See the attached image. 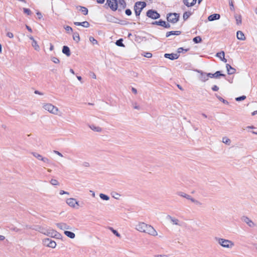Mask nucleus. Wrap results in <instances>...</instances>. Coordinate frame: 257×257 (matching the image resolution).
Wrapping results in <instances>:
<instances>
[{
    "instance_id": "nucleus-19",
    "label": "nucleus",
    "mask_w": 257,
    "mask_h": 257,
    "mask_svg": "<svg viewBox=\"0 0 257 257\" xmlns=\"http://www.w3.org/2000/svg\"><path fill=\"white\" fill-rule=\"evenodd\" d=\"M220 18V16L219 14H214L213 15H210L208 17V20L209 21H213L216 20H219Z\"/></svg>"
},
{
    "instance_id": "nucleus-17",
    "label": "nucleus",
    "mask_w": 257,
    "mask_h": 257,
    "mask_svg": "<svg viewBox=\"0 0 257 257\" xmlns=\"http://www.w3.org/2000/svg\"><path fill=\"white\" fill-rule=\"evenodd\" d=\"M154 24H156L157 25L161 26L166 28H169L170 27V25L169 23H167L165 21L160 20L159 21H156L153 23Z\"/></svg>"
},
{
    "instance_id": "nucleus-46",
    "label": "nucleus",
    "mask_w": 257,
    "mask_h": 257,
    "mask_svg": "<svg viewBox=\"0 0 257 257\" xmlns=\"http://www.w3.org/2000/svg\"><path fill=\"white\" fill-rule=\"evenodd\" d=\"M51 60L54 63H56V64H58L60 62V61L59 60L56 58V57H52L51 58Z\"/></svg>"
},
{
    "instance_id": "nucleus-22",
    "label": "nucleus",
    "mask_w": 257,
    "mask_h": 257,
    "mask_svg": "<svg viewBox=\"0 0 257 257\" xmlns=\"http://www.w3.org/2000/svg\"><path fill=\"white\" fill-rule=\"evenodd\" d=\"M201 74L199 77L200 80L202 82H205L208 80L207 77V73L202 72H200Z\"/></svg>"
},
{
    "instance_id": "nucleus-25",
    "label": "nucleus",
    "mask_w": 257,
    "mask_h": 257,
    "mask_svg": "<svg viewBox=\"0 0 257 257\" xmlns=\"http://www.w3.org/2000/svg\"><path fill=\"white\" fill-rule=\"evenodd\" d=\"M77 9L84 15H86L88 14V10L85 7L79 6L77 7Z\"/></svg>"
},
{
    "instance_id": "nucleus-33",
    "label": "nucleus",
    "mask_w": 257,
    "mask_h": 257,
    "mask_svg": "<svg viewBox=\"0 0 257 257\" xmlns=\"http://www.w3.org/2000/svg\"><path fill=\"white\" fill-rule=\"evenodd\" d=\"M224 76L225 75L221 73L220 71H217L213 74V77L215 78H218L219 76Z\"/></svg>"
},
{
    "instance_id": "nucleus-4",
    "label": "nucleus",
    "mask_w": 257,
    "mask_h": 257,
    "mask_svg": "<svg viewBox=\"0 0 257 257\" xmlns=\"http://www.w3.org/2000/svg\"><path fill=\"white\" fill-rule=\"evenodd\" d=\"M146 6V3L144 2H138L134 6L136 15L139 16L142 10Z\"/></svg>"
},
{
    "instance_id": "nucleus-64",
    "label": "nucleus",
    "mask_w": 257,
    "mask_h": 257,
    "mask_svg": "<svg viewBox=\"0 0 257 257\" xmlns=\"http://www.w3.org/2000/svg\"><path fill=\"white\" fill-rule=\"evenodd\" d=\"M105 0H97V2L98 4H103Z\"/></svg>"
},
{
    "instance_id": "nucleus-9",
    "label": "nucleus",
    "mask_w": 257,
    "mask_h": 257,
    "mask_svg": "<svg viewBox=\"0 0 257 257\" xmlns=\"http://www.w3.org/2000/svg\"><path fill=\"white\" fill-rule=\"evenodd\" d=\"M147 16L153 19H157L160 18V15L156 11L152 10H150L147 12Z\"/></svg>"
},
{
    "instance_id": "nucleus-21",
    "label": "nucleus",
    "mask_w": 257,
    "mask_h": 257,
    "mask_svg": "<svg viewBox=\"0 0 257 257\" xmlns=\"http://www.w3.org/2000/svg\"><path fill=\"white\" fill-rule=\"evenodd\" d=\"M74 25L76 26H82L83 27L85 28H88L89 27V23L87 21H84L83 22H74Z\"/></svg>"
},
{
    "instance_id": "nucleus-8",
    "label": "nucleus",
    "mask_w": 257,
    "mask_h": 257,
    "mask_svg": "<svg viewBox=\"0 0 257 257\" xmlns=\"http://www.w3.org/2000/svg\"><path fill=\"white\" fill-rule=\"evenodd\" d=\"M117 0H106V5H107L110 9L115 11L117 10Z\"/></svg>"
},
{
    "instance_id": "nucleus-49",
    "label": "nucleus",
    "mask_w": 257,
    "mask_h": 257,
    "mask_svg": "<svg viewBox=\"0 0 257 257\" xmlns=\"http://www.w3.org/2000/svg\"><path fill=\"white\" fill-rule=\"evenodd\" d=\"M112 197L113 198H114L115 199H119L120 197V195L118 193H114L112 196Z\"/></svg>"
},
{
    "instance_id": "nucleus-38",
    "label": "nucleus",
    "mask_w": 257,
    "mask_h": 257,
    "mask_svg": "<svg viewBox=\"0 0 257 257\" xmlns=\"http://www.w3.org/2000/svg\"><path fill=\"white\" fill-rule=\"evenodd\" d=\"M193 41L195 43H199L202 41V39L200 36H197L193 38Z\"/></svg>"
},
{
    "instance_id": "nucleus-1",
    "label": "nucleus",
    "mask_w": 257,
    "mask_h": 257,
    "mask_svg": "<svg viewBox=\"0 0 257 257\" xmlns=\"http://www.w3.org/2000/svg\"><path fill=\"white\" fill-rule=\"evenodd\" d=\"M135 228L141 232L146 233L154 236L158 235L157 231L152 226L143 222H140L136 224Z\"/></svg>"
},
{
    "instance_id": "nucleus-55",
    "label": "nucleus",
    "mask_w": 257,
    "mask_h": 257,
    "mask_svg": "<svg viewBox=\"0 0 257 257\" xmlns=\"http://www.w3.org/2000/svg\"><path fill=\"white\" fill-rule=\"evenodd\" d=\"M53 152H54V153H55V154L58 155L59 156H60L61 157H63L62 154L61 153H60L59 151L55 150V151H53Z\"/></svg>"
},
{
    "instance_id": "nucleus-39",
    "label": "nucleus",
    "mask_w": 257,
    "mask_h": 257,
    "mask_svg": "<svg viewBox=\"0 0 257 257\" xmlns=\"http://www.w3.org/2000/svg\"><path fill=\"white\" fill-rule=\"evenodd\" d=\"M122 39H119V40L116 41L115 44L118 46L124 47V45L122 43Z\"/></svg>"
},
{
    "instance_id": "nucleus-56",
    "label": "nucleus",
    "mask_w": 257,
    "mask_h": 257,
    "mask_svg": "<svg viewBox=\"0 0 257 257\" xmlns=\"http://www.w3.org/2000/svg\"><path fill=\"white\" fill-rule=\"evenodd\" d=\"M212 89L213 91H216L218 90L219 87L217 86H216V85H214L212 87Z\"/></svg>"
},
{
    "instance_id": "nucleus-51",
    "label": "nucleus",
    "mask_w": 257,
    "mask_h": 257,
    "mask_svg": "<svg viewBox=\"0 0 257 257\" xmlns=\"http://www.w3.org/2000/svg\"><path fill=\"white\" fill-rule=\"evenodd\" d=\"M230 9L231 11H234V8L233 5V2L232 1L229 2V3Z\"/></svg>"
},
{
    "instance_id": "nucleus-42",
    "label": "nucleus",
    "mask_w": 257,
    "mask_h": 257,
    "mask_svg": "<svg viewBox=\"0 0 257 257\" xmlns=\"http://www.w3.org/2000/svg\"><path fill=\"white\" fill-rule=\"evenodd\" d=\"M225 55L224 52L223 51H221L220 52L217 53L216 54L217 57H219L221 59L222 57H224Z\"/></svg>"
},
{
    "instance_id": "nucleus-40",
    "label": "nucleus",
    "mask_w": 257,
    "mask_h": 257,
    "mask_svg": "<svg viewBox=\"0 0 257 257\" xmlns=\"http://www.w3.org/2000/svg\"><path fill=\"white\" fill-rule=\"evenodd\" d=\"M50 183L52 185H54V186H56V185H59L58 181L57 180L54 179H52L51 180Z\"/></svg>"
},
{
    "instance_id": "nucleus-45",
    "label": "nucleus",
    "mask_w": 257,
    "mask_h": 257,
    "mask_svg": "<svg viewBox=\"0 0 257 257\" xmlns=\"http://www.w3.org/2000/svg\"><path fill=\"white\" fill-rule=\"evenodd\" d=\"M142 55L147 58H151L152 57V54L150 52L144 53Z\"/></svg>"
},
{
    "instance_id": "nucleus-62",
    "label": "nucleus",
    "mask_w": 257,
    "mask_h": 257,
    "mask_svg": "<svg viewBox=\"0 0 257 257\" xmlns=\"http://www.w3.org/2000/svg\"><path fill=\"white\" fill-rule=\"evenodd\" d=\"M132 91L133 93H134L135 94H137V90L136 88L133 87L132 88Z\"/></svg>"
},
{
    "instance_id": "nucleus-13",
    "label": "nucleus",
    "mask_w": 257,
    "mask_h": 257,
    "mask_svg": "<svg viewBox=\"0 0 257 257\" xmlns=\"http://www.w3.org/2000/svg\"><path fill=\"white\" fill-rule=\"evenodd\" d=\"M117 9L119 11L124 9L126 7V3L124 0H118V2H117Z\"/></svg>"
},
{
    "instance_id": "nucleus-16",
    "label": "nucleus",
    "mask_w": 257,
    "mask_h": 257,
    "mask_svg": "<svg viewBox=\"0 0 257 257\" xmlns=\"http://www.w3.org/2000/svg\"><path fill=\"white\" fill-rule=\"evenodd\" d=\"M57 234V232L56 231H55L51 229L46 230V232L45 233V235L52 237H54L56 236Z\"/></svg>"
},
{
    "instance_id": "nucleus-18",
    "label": "nucleus",
    "mask_w": 257,
    "mask_h": 257,
    "mask_svg": "<svg viewBox=\"0 0 257 257\" xmlns=\"http://www.w3.org/2000/svg\"><path fill=\"white\" fill-rule=\"evenodd\" d=\"M226 68L227 71V73L229 75L234 74L236 72V70L235 68L231 67L229 64H226Z\"/></svg>"
},
{
    "instance_id": "nucleus-48",
    "label": "nucleus",
    "mask_w": 257,
    "mask_h": 257,
    "mask_svg": "<svg viewBox=\"0 0 257 257\" xmlns=\"http://www.w3.org/2000/svg\"><path fill=\"white\" fill-rule=\"evenodd\" d=\"M6 36L11 39L13 38L14 37V34L10 32H8L6 34Z\"/></svg>"
},
{
    "instance_id": "nucleus-14",
    "label": "nucleus",
    "mask_w": 257,
    "mask_h": 257,
    "mask_svg": "<svg viewBox=\"0 0 257 257\" xmlns=\"http://www.w3.org/2000/svg\"><path fill=\"white\" fill-rule=\"evenodd\" d=\"M164 57L166 58H168L170 60H175L178 58L179 54L178 53H171V54H165Z\"/></svg>"
},
{
    "instance_id": "nucleus-54",
    "label": "nucleus",
    "mask_w": 257,
    "mask_h": 257,
    "mask_svg": "<svg viewBox=\"0 0 257 257\" xmlns=\"http://www.w3.org/2000/svg\"><path fill=\"white\" fill-rule=\"evenodd\" d=\"M169 255H168V254H157V255H155V257H169Z\"/></svg>"
},
{
    "instance_id": "nucleus-50",
    "label": "nucleus",
    "mask_w": 257,
    "mask_h": 257,
    "mask_svg": "<svg viewBox=\"0 0 257 257\" xmlns=\"http://www.w3.org/2000/svg\"><path fill=\"white\" fill-rule=\"evenodd\" d=\"M217 98H218V99L222 101L223 103H224V104H228V102L227 101L224 100L223 98H222V97H220V96H217Z\"/></svg>"
},
{
    "instance_id": "nucleus-37",
    "label": "nucleus",
    "mask_w": 257,
    "mask_h": 257,
    "mask_svg": "<svg viewBox=\"0 0 257 257\" xmlns=\"http://www.w3.org/2000/svg\"><path fill=\"white\" fill-rule=\"evenodd\" d=\"M191 15V12H186L183 14V19L184 20H186Z\"/></svg>"
},
{
    "instance_id": "nucleus-31",
    "label": "nucleus",
    "mask_w": 257,
    "mask_h": 257,
    "mask_svg": "<svg viewBox=\"0 0 257 257\" xmlns=\"http://www.w3.org/2000/svg\"><path fill=\"white\" fill-rule=\"evenodd\" d=\"M235 19L236 20V23L237 25H240L241 24V16L239 15H235Z\"/></svg>"
},
{
    "instance_id": "nucleus-52",
    "label": "nucleus",
    "mask_w": 257,
    "mask_h": 257,
    "mask_svg": "<svg viewBox=\"0 0 257 257\" xmlns=\"http://www.w3.org/2000/svg\"><path fill=\"white\" fill-rule=\"evenodd\" d=\"M111 230H112V232H113V233L116 236H117V237H120V234L118 233V232L116 230H114L112 228Z\"/></svg>"
},
{
    "instance_id": "nucleus-47",
    "label": "nucleus",
    "mask_w": 257,
    "mask_h": 257,
    "mask_svg": "<svg viewBox=\"0 0 257 257\" xmlns=\"http://www.w3.org/2000/svg\"><path fill=\"white\" fill-rule=\"evenodd\" d=\"M246 98V96H244V95H242L241 96H240V97H236L235 98V100L237 101H241V100H244Z\"/></svg>"
},
{
    "instance_id": "nucleus-10",
    "label": "nucleus",
    "mask_w": 257,
    "mask_h": 257,
    "mask_svg": "<svg viewBox=\"0 0 257 257\" xmlns=\"http://www.w3.org/2000/svg\"><path fill=\"white\" fill-rule=\"evenodd\" d=\"M32 154L33 155V156L34 157H35L36 158H37V159H38L39 160L43 161L44 163H50V160L48 158L43 157L42 155H41L40 154H39L37 153L33 152V153H32Z\"/></svg>"
},
{
    "instance_id": "nucleus-61",
    "label": "nucleus",
    "mask_w": 257,
    "mask_h": 257,
    "mask_svg": "<svg viewBox=\"0 0 257 257\" xmlns=\"http://www.w3.org/2000/svg\"><path fill=\"white\" fill-rule=\"evenodd\" d=\"M26 27L27 29V30H28L30 32H31V33H32V29H31L29 26H28L26 25Z\"/></svg>"
},
{
    "instance_id": "nucleus-63",
    "label": "nucleus",
    "mask_w": 257,
    "mask_h": 257,
    "mask_svg": "<svg viewBox=\"0 0 257 257\" xmlns=\"http://www.w3.org/2000/svg\"><path fill=\"white\" fill-rule=\"evenodd\" d=\"M189 198L190 199H188V200H190V201H191L192 202L194 203V201L195 200V199L193 198L190 195L189 196Z\"/></svg>"
},
{
    "instance_id": "nucleus-12",
    "label": "nucleus",
    "mask_w": 257,
    "mask_h": 257,
    "mask_svg": "<svg viewBox=\"0 0 257 257\" xmlns=\"http://www.w3.org/2000/svg\"><path fill=\"white\" fill-rule=\"evenodd\" d=\"M56 226L61 230H64V231L66 230L71 229V227L70 225L64 222L57 223Z\"/></svg>"
},
{
    "instance_id": "nucleus-29",
    "label": "nucleus",
    "mask_w": 257,
    "mask_h": 257,
    "mask_svg": "<svg viewBox=\"0 0 257 257\" xmlns=\"http://www.w3.org/2000/svg\"><path fill=\"white\" fill-rule=\"evenodd\" d=\"M222 142L226 145H230L231 141L227 137H223Z\"/></svg>"
},
{
    "instance_id": "nucleus-57",
    "label": "nucleus",
    "mask_w": 257,
    "mask_h": 257,
    "mask_svg": "<svg viewBox=\"0 0 257 257\" xmlns=\"http://www.w3.org/2000/svg\"><path fill=\"white\" fill-rule=\"evenodd\" d=\"M36 14H37V15L38 17V19H41L42 18V14L40 12H38Z\"/></svg>"
},
{
    "instance_id": "nucleus-44",
    "label": "nucleus",
    "mask_w": 257,
    "mask_h": 257,
    "mask_svg": "<svg viewBox=\"0 0 257 257\" xmlns=\"http://www.w3.org/2000/svg\"><path fill=\"white\" fill-rule=\"evenodd\" d=\"M65 30L68 33L72 32L73 30L71 27L68 26H66L64 27Z\"/></svg>"
},
{
    "instance_id": "nucleus-24",
    "label": "nucleus",
    "mask_w": 257,
    "mask_h": 257,
    "mask_svg": "<svg viewBox=\"0 0 257 257\" xmlns=\"http://www.w3.org/2000/svg\"><path fill=\"white\" fill-rule=\"evenodd\" d=\"M63 53L65 54L67 56H69L70 55V49L68 47L66 46H64L62 49Z\"/></svg>"
},
{
    "instance_id": "nucleus-3",
    "label": "nucleus",
    "mask_w": 257,
    "mask_h": 257,
    "mask_svg": "<svg viewBox=\"0 0 257 257\" xmlns=\"http://www.w3.org/2000/svg\"><path fill=\"white\" fill-rule=\"evenodd\" d=\"M215 239L223 248L231 249L234 246V243L231 240L220 237H215Z\"/></svg>"
},
{
    "instance_id": "nucleus-43",
    "label": "nucleus",
    "mask_w": 257,
    "mask_h": 257,
    "mask_svg": "<svg viewBox=\"0 0 257 257\" xmlns=\"http://www.w3.org/2000/svg\"><path fill=\"white\" fill-rule=\"evenodd\" d=\"M89 41L91 43H92L93 45L97 44L98 42L96 40H95L93 37H89Z\"/></svg>"
},
{
    "instance_id": "nucleus-26",
    "label": "nucleus",
    "mask_w": 257,
    "mask_h": 257,
    "mask_svg": "<svg viewBox=\"0 0 257 257\" xmlns=\"http://www.w3.org/2000/svg\"><path fill=\"white\" fill-rule=\"evenodd\" d=\"M64 234L68 237L70 238H74L75 237V234L74 233L72 232H71V231H67V230H65L64 231Z\"/></svg>"
},
{
    "instance_id": "nucleus-32",
    "label": "nucleus",
    "mask_w": 257,
    "mask_h": 257,
    "mask_svg": "<svg viewBox=\"0 0 257 257\" xmlns=\"http://www.w3.org/2000/svg\"><path fill=\"white\" fill-rule=\"evenodd\" d=\"M35 230H37V231H38L39 232H40L41 233L45 234V233L46 232V230H47L46 229H45L44 228H43V227H41V226H38L37 227Z\"/></svg>"
},
{
    "instance_id": "nucleus-27",
    "label": "nucleus",
    "mask_w": 257,
    "mask_h": 257,
    "mask_svg": "<svg viewBox=\"0 0 257 257\" xmlns=\"http://www.w3.org/2000/svg\"><path fill=\"white\" fill-rule=\"evenodd\" d=\"M89 127L92 131L96 132H101L102 131V128L100 127L96 126L95 125H89Z\"/></svg>"
},
{
    "instance_id": "nucleus-59",
    "label": "nucleus",
    "mask_w": 257,
    "mask_h": 257,
    "mask_svg": "<svg viewBox=\"0 0 257 257\" xmlns=\"http://www.w3.org/2000/svg\"><path fill=\"white\" fill-rule=\"evenodd\" d=\"M207 77H208V78L209 77H210V78H214V77H213V74H212V73H207Z\"/></svg>"
},
{
    "instance_id": "nucleus-15",
    "label": "nucleus",
    "mask_w": 257,
    "mask_h": 257,
    "mask_svg": "<svg viewBox=\"0 0 257 257\" xmlns=\"http://www.w3.org/2000/svg\"><path fill=\"white\" fill-rule=\"evenodd\" d=\"M167 218L169 219L171 222L173 224H174V225H178V226H181V222L180 221V220L175 217H172L170 215H168L167 216Z\"/></svg>"
},
{
    "instance_id": "nucleus-5",
    "label": "nucleus",
    "mask_w": 257,
    "mask_h": 257,
    "mask_svg": "<svg viewBox=\"0 0 257 257\" xmlns=\"http://www.w3.org/2000/svg\"><path fill=\"white\" fill-rule=\"evenodd\" d=\"M179 18V15L177 13L170 14L167 16L168 21L174 24L178 21Z\"/></svg>"
},
{
    "instance_id": "nucleus-2",
    "label": "nucleus",
    "mask_w": 257,
    "mask_h": 257,
    "mask_svg": "<svg viewBox=\"0 0 257 257\" xmlns=\"http://www.w3.org/2000/svg\"><path fill=\"white\" fill-rule=\"evenodd\" d=\"M42 107L45 110L48 111L50 113L53 115L61 116L62 112L56 106L50 103H44L42 104Z\"/></svg>"
},
{
    "instance_id": "nucleus-23",
    "label": "nucleus",
    "mask_w": 257,
    "mask_h": 257,
    "mask_svg": "<svg viewBox=\"0 0 257 257\" xmlns=\"http://www.w3.org/2000/svg\"><path fill=\"white\" fill-rule=\"evenodd\" d=\"M236 37H237V38L240 40L243 41L245 39V37L244 36V34L242 33V32H241L240 31H238L237 32Z\"/></svg>"
},
{
    "instance_id": "nucleus-36",
    "label": "nucleus",
    "mask_w": 257,
    "mask_h": 257,
    "mask_svg": "<svg viewBox=\"0 0 257 257\" xmlns=\"http://www.w3.org/2000/svg\"><path fill=\"white\" fill-rule=\"evenodd\" d=\"M178 195L179 196H182L183 197H184V198H186L187 199H190L189 198L190 195H188V194H186V193H185L184 192H179L178 193Z\"/></svg>"
},
{
    "instance_id": "nucleus-20",
    "label": "nucleus",
    "mask_w": 257,
    "mask_h": 257,
    "mask_svg": "<svg viewBox=\"0 0 257 257\" xmlns=\"http://www.w3.org/2000/svg\"><path fill=\"white\" fill-rule=\"evenodd\" d=\"M196 3V0H184V4L187 7L194 6Z\"/></svg>"
},
{
    "instance_id": "nucleus-34",
    "label": "nucleus",
    "mask_w": 257,
    "mask_h": 257,
    "mask_svg": "<svg viewBox=\"0 0 257 257\" xmlns=\"http://www.w3.org/2000/svg\"><path fill=\"white\" fill-rule=\"evenodd\" d=\"M73 39L74 41L78 42L80 41V37L78 33H75L73 35Z\"/></svg>"
},
{
    "instance_id": "nucleus-58",
    "label": "nucleus",
    "mask_w": 257,
    "mask_h": 257,
    "mask_svg": "<svg viewBox=\"0 0 257 257\" xmlns=\"http://www.w3.org/2000/svg\"><path fill=\"white\" fill-rule=\"evenodd\" d=\"M194 203L197 205H199V206H200L202 205V203L199 202V201L197 200H195V201H194Z\"/></svg>"
},
{
    "instance_id": "nucleus-6",
    "label": "nucleus",
    "mask_w": 257,
    "mask_h": 257,
    "mask_svg": "<svg viewBox=\"0 0 257 257\" xmlns=\"http://www.w3.org/2000/svg\"><path fill=\"white\" fill-rule=\"evenodd\" d=\"M67 204L71 207L73 208H78L79 206V202L75 198H70L66 200Z\"/></svg>"
},
{
    "instance_id": "nucleus-11",
    "label": "nucleus",
    "mask_w": 257,
    "mask_h": 257,
    "mask_svg": "<svg viewBox=\"0 0 257 257\" xmlns=\"http://www.w3.org/2000/svg\"><path fill=\"white\" fill-rule=\"evenodd\" d=\"M242 221L246 223L250 227H254L256 226L255 223H254L250 218L246 216H243L241 218Z\"/></svg>"
},
{
    "instance_id": "nucleus-35",
    "label": "nucleus",
    "mask_w": 257,
    "mask_h": 257,
    "mask_svg": "<svg viewBox=\"0 0 257 257\" xmlns=\"http://www.w3.org/2000/svg\"><path fill=\"white\" fill-rule=\"evenodd\" d=\"M99 197L101 199H102L103 200L107 201L109 199V197L108 196H107L105 194H102V193H100L99 194Z\"/></svg>"
},
{
    "instance_id": "nucleus-60",
    "label": "nucleus",
    "mask_w": 257,
    "mask_h": 257,
    "mask_svg": "<svg viewBox=\"0 0 257 257\" xmlns=\"http://www.w3.org/2000/svg\"><path fill=\"white\" fill-rule=\"evenodd\" d=\"M60 195H63V194H69V193L67 192H66V191H64L63 190H61L60 191Z\"/></svg>"
},
{
    "instance_id": "nucleus-53",
    "label": "nucleus",
    "mask_w": 257,
    "mask_h": 257,
    "mask_svg": "<svg viewBox=\"0 0 257 257\" xmlns=\"http://www.w3.org/2000/svg\"><path fill=\"white\" fill-rule=\"evenodd\" d=\"M125 13L127 16H131L132 14V11L130 9H126L125 11Z\"/></svg>"
},
{
    "instance_id": "nucleus-30",
    "label": "nucleus",
    "mask_w": 257,
    "mask_h": 257,
    "mask_svg": "<svg viewBox=\"0 0 257 257\" xmlns=\"http://www.w3.org/2000/svg\"><path fill=\"white\" fill-rule=\"evenodd\" d=\"M32 45L34 47L35 50H36V51H39L40 47L36 40H34V41L32 42Z\"/></svg>"
},
{
    "instance_id": "nucleus-7",
    "label": "nucleus",
    "mask_w": 257,
    "mask_h": 257,
    "mask_svg": "<svg viewBox=\"0 0 257 257\" xmlns=\"http://www.w3.org/2000/svg\"><path fill=\"white\" fill-rule=\"evenodd\" d=\"M43 243L44 245L52 248H54L56 246V242L50 238H45L43 239Z\"/></svg>"
},
{
    "instance_id": "nucleus-41",
    "label": "nucleus",
    "mask_w": 257,
    "mask_h": 257,
    "mask_svg": "<svg viewBox=\"0 0 257 257\" xmlns=\"http://www.w3.org/2000/svg\"><path fill=\"white\" fill-rule=\"evenodd\" d=\"M24 13L28 15H31L32 12L31 10L27 8H23Z\"/></svg>"
},
{
    "instance_id": "nucleus-28",
    "label": "nucleus",
    "mask_w": 257,
    "mask_h": 257,
    "mask_svg": "<svg viewBox=\"0 0 257 257\" xmlns=\"http://www.w3.org/2000/svg\"><path fill=\"white\" fill-rule=\"evenodd\" d=\"M180 34H181V32L179 31H170V32H168L166 33V37H168L172 35H179Z\"/></svg>"
}]
</instances>
